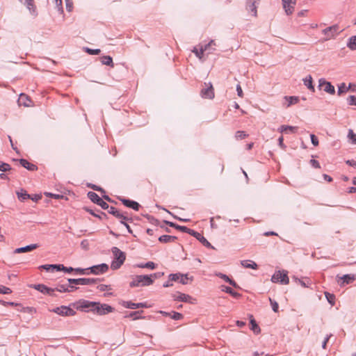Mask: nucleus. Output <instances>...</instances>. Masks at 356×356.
I'll use <instances>...</instances> for the list:
<instances>
[{
  "label": "nucleus",
  "mask_w": 356,
  "mask_h": 356,
  "mask_svg": "<svg viewBox=\"0 0 356 356\" xmlns=\"http://www.w3.org/2000/svg\"><path fill=\"white\" fill-rule=\"evenodd\" d=\"M298 129L297 127L289 125H282L279 127L278 131L281 133H287L288 131L295 133Z\"/></svg>",
  "instance_id": "22"
},
{
  "label": "nucleus",
  "mask_w": 356,
  "mask_h": 356,
  "mask_svg": "<svg viewBox=\"0 0 356 356\" xmlns=\"http://www.w3.org/2000/svg\"><path fill=\"white\" fill-rule=\"evenodd\" d=\"M38 248V244H31V245H27L25 247L17 248L15 250L14 252L19 254V253L31 252L33 250H35Z\"/></svg>",
  "instance_id": "20"
},
{
  "label": "nucleus",
  "mask_w": 356,
  "mask_h": 356,
  "mask_svg": "<svg viewBox=\"0 0 356 356\" xmlns=\"http://www.w3.org/2000/svg\"><path fill=\"white\" fill-rule=\"evenodd\" d=\"M10 170V165L6 163L0 162V171L6 172Z\"/></svg>",
  "instance_id": "51"
},
{
  "label": "nucleus",
  "mask_w": 356,
  "mask_h": 356,
  "mask_svg": "<svg viewBox=\"0 0 356 356\" xmlns=\"http://www.w3.org/2000/svg\"><path fill=\"white\" fill-rule=\"evenodd\" d=\"M342 31H339V26L337 24H334L327 27L322 31V33L325 35L324 40L327 41L334 38L338 35Z\"/></svg>",
  "instance_id": "4"
},
{
  "label": "nucleus",
  "mask_w": 356,
  "mask_h": 356,
  "mask_svg": "<svg viewBox=\"0 0 356 356\" xmlns=\"http://www.w3.org/2000/svg\"><path fill=\"white\" fill-rule=\"evenodd\" d=\"M293 279L296 281V283L300 284V285H302L304 287H308L309 286H308L309 283H305L303 280H300V279H298L296 277H293Z\"/></svg>",
  "instance_id": "56"
},
{
  "label": "nucleus",
  "mask_w": 356,
  "mask_h": 356,
  "mask_svg": "<svg viewBox=\"0 0 356 356\" xmlns=\"http://www.w3.org/2000/svg\"><path fill=\"white\" fill-rule=\"evenodd\" d=\"M108 270V266L106 264H101L90 266V273L99 275L106 273Z\"/></svg>",
  "instance_id": "11"
},
{
  "label": "nucleus",
  "mask_w": 356,
  "mask_h": 356,
  "mask_svg": "<svg viewBox=\"0 0 356 356\" xmlns=\"http://www.w3.org/2000/svg\"><path fill=\"white\" fill-rule=\"evenodd\" d=\"M332 337V334H329V335H327V337L325 338L323 342V344H322V348L323 349H325L326 348V346H327V341H329L330 338Z\"/></svg>",
  "instance_id": "62"
},
{
  "label": "nucleus",
  "mask_w": 356,
  "mask_h": 356,
  "mask_svg": "<svg viewBox=\"0 0 356 356\" xmlns=\"http://www.w3.org/2000/svg\"><path fill=\"white\" fill-rule=\"evenodd\" d=\"M284 99L288 102L287 107H289L293 104H297L299 101L298 97H295V96H290V97L285 96Z\"/></svg>",
  "instance_id": "36"
},
{
  "label": "nucleus",
  "mask_w": 356,
  "mask_h": 356,
  "mask_svg": "<svg viewBox=\"0 0 356 356\" xmlns=\"http://www.w3.org/2000/svg\"><path fill=\"white\" fill-rule=\"evenodd\" d=\"M34 288L36 290L40 291L42 293L49 294V296H54V293L55 291V289H51V288H49V287L46 286L45 285H44V284L35 285L34 286Z\"/></svg>",
  "instance_id": "18"
},
{
  "label": "nucleus",
  "mask_w": 356,
  "mask_h": 356,
  "mask_svg": "<svg viewBox=\"0 0 356 356\" xmlns=\"http://www.w3.org/2000/svg\"><path fill=\"white\" fill-rule=\"evenodd\" d=\"M143 312V311H137V312H133L129 314L127 317H131L133 320H138L140 318H144L143 316H140V314Z\"/></svg>",
  "instance_id": "38"
},
{
  "label": "nucleus",
  "mask_w": 356,
  "mask_h": 356,
  "mask_svg": "<svg viewBox=\"0 0 356 356\" xmlns=\"http://www.w3.org/2000/svg\"><path fill=\"white\" fill-rule=\"evenodd\" d=\"M259 0H248L246 8L248 12L251 13L252 15L256 17L257 15V6Z\"/></svg>",
  "instance_id": "14"
},
{
  "label": "nucleus",
  "mask_w": 356,
  "mask_h": 356,
  "mask_svg": "<svg viewBox=\"0 0 356 356\" xmlns=\"http://www.w3.org/2000/svg\"><path fill=\"white\" fill-rule=\"evenodd\" d=\"M97 288L100 291H104L111 289L110 286L106 285V284H99L97 286Z\"/></svg>",
  "instance_id": "55"
},
{
  "label": "nucleus",
  "mask_w": 356,
  "mask_h": 356,
  "mask_svg": "<svg viewBox=\"0 0 356 356\" xmlns=\"http://www.w3.org/2000/svg\"><path fill=\"white\" fill-rule=\"evenodd\" d=\"M278 145L279 146L283 149H286V145L284 144V138H283V136H280L278 139Z\"/></svg>",
  "instance_id": "60"
},
{
  "label": "nucleus",
  "mask_w": 356,
  "mask_h": 356,
  "mask_svg": "<svg viewBox=\"0 0 356 356\" xmlns=\"http://www.w3.org/2000/svg\"><path fill=\"white\" fill-rule=\"evenodd\" d=\"M90 188H92V189H93L95 191H100L102 193V194H104V195H102V197L104 199H105V200H106L108 201H111V198L108 195L104 194L105 193V191L102 188H101L99 186H96L95 184H90Z\"/></svg>",
  "instance_id": "33"
},
{
  "label": "nucleus",
  "mask_w": 356,
  "mask_h": 356,
  "mask_svg": "<svg viewBox=\"0 0 356 356\" xmlns=\"http://www.w3.org/2000/svg\"><path fill=\"white\" fill-rule=\"evenodd\" d=\"M250 325H251V330L254 333H259L260 332V328L259 325H257L256 321L254 319L253 316L252 315L250 316Z\"/></svg>",
  "instance_id": "31"
},
{
  "label": "nucleus",
  "mask_w": 356,
  "mask_h": 356,
  "mask_svg": "<svg viewBox=\"0 0 356 356\" xmlns=\"http://www.w3.org/2000/svg\"><path fill=\"white\" fill-rule=\"evenodd\" d=\"M115 309L105 303H100L90 301V312L95 314L102 316L113 312Z\"/></svg>",
  "instance_id": "2"
},
{
  "label": "nucleus",
  "mask_w": 356,
  "mask_h": 356,
  "mask_svg": "<svg viewBox=\"0 0 356 356\" xmlns=\"http://www.w3.org/2000/svg\"><path fill=\"white\" fill-rule=\"evenodd\" d=\"M346 163L350 166H352V167L356 168V161H355V160H347L346 161Z\"/></svg>",
  "instance_id": "63"
},
{
  "label": "nucleus",
  "mask_w": 356,
  "mask_h": 356,
  "mask_svg": "<svg viewBox=\"0 0 356 356\" xmlns=\"http://www.w3.org/2000/svg\"><path fill=\"white\" fill-rule=\"evenodd\" d=\"M347 47L351 50L356 49V35L348 39Z\"/></svg>",
  "instance_id": "34"
},
{
  "label": "nucleus",
  "mask_w": 356,
  "mask_h": 356,
  "mask_svg": "<svg viewBox=\"0 0 356 356\" xmlns=\"http://www.w3.org/2000/svg\"><path fill=\"white\" fill-rule=\"evenodd\" d=\"M269 300H270V305L272 306V309L273 310V312H277L278 308H279L277 302L276 301H275L274 300H272L270 298H269Z\"/></svg>",
  "instance_id": "50"
},
{
  "label": "nucleus",
  "mask_w": 356,
  "mask_h": 356,
  "mask_svg": "<svg viewBox=\"0 0 356 356\" xmlns=\"http://www.w3.org/2000/svg\"><path fill=\"white\" fill-rule=\"evenodd\" d=\"M212 45H216V42L213 40H211L208 44H205L204 47L202 46L201 48H202V49H204V51L209 50L210 47H211Z\"/></svg>",
  "instance_id": "53"
},
{
  "label": "nucleus",
  "mask_w": 356,
  "mask_h": 356,
  "mask_svg": "<svg viewBox=\"0 0 356 356\" xmlns=\"http://www.w3.org/2000/svg\"><path fill=\"white\" fill-rule=\"evenodd\" d=\"M157 278V274L154 273L150 275H137L136 277L133 280L132 282H130V286L131 287H136V286H149L153 283V279Z\"/></svg>",
  "instance_id": "3"
},
{
  "label": "nucleus",
  "mask_w": 356,
  "mask_h": 356,
  "mask_svg": "<svg viewBox=\"0 0 356 356\" xmlns=\"http://www.w3.org/2000/svg\"><path fill=\"white\" fill-rule=\"evenodd\" d=\"M108 213L113 215L115 217L118 218L120 221L121 220H130L132 221L131 218H129L128 216H125L124 213H121L114 207H108Z\"/></svg>",
  "instance_id": "13"
},
{
  "label": "nucleus",
  "mask_w": 356,
  "mask_h": 356,
  "mask_svg": "<svg viewBox=\"0 0 356 356\" xmlns=\"http://www.w3.org/2000/svg\"><path fill=\"white\" fill-rule=\"evenodd\" d=\"M325 296L326 297L327 300L331 305H334L335 303V296L334 294L330 293L328 292L325 293Z\"/></svg>",
  "instance_id": "42"
},
{
  "label": "nucleus",
  "mask_w": 356,
  "mask_h": 356,
  "mask_svg": "<svg viewBox=\"0 0 356 356\" xmlns=\"http://www.w3.org/2000/svg\"><path fill=\"white\" fill-rule=\"evenodd\" d=\"M310 138H311V142L313 145H314V146L318 145V139L314 134H311Z\"/></svg>",
  "instance_id": "54"
},
{
  "label": "nucleus",
  "mask_w": 356,
  "mask_h": 356,
  "mask_svg": "<svg viewBox=\"0 0 356 356\" xmlns=\"http://www.w3.org/2000/svg\"><path fill=\"white\" fill-rule=\"evenodd\" d=\"M12 293V290L6 286H0V293L1 294H10Z\"/></svg>",
  "instance_id": "48"
},
{
  "label": "nucleus",
  "mask_w": 356,
  "mask_h": 356,
  "mask_svg": "<svg viewBox=\"0 0 356 356\" xmlns=\"http://www.w3.org/2000/svg\"><path fill=\"white\" fill-rule=\"evenodd\" d=\"M216 275L221 279H222L223 280H225V282H227L228 280H229V277L225 275V274H223L222 273H216Z\"/></svg>",
  "instance_id": "58"
},
{
  "label": "nucleus",
  "mask_w": 356,
  "mask_h": 356,
  "mask_svg": "<svg viewBox=\"0 0 356 356\" xmlns=\"http://www.w3.org/2000/svg\"><path fill=\"white\" fill-rule=\"evenodd\" d=\"M177 240V237L174 236L170 235H162L159 238V241L161 243H172L175 242Z\"/></svg>",
  "instance_id": "25"
},
{
  "label": "nucleus",
  "mask_w": 356,
  "mask_h": 356,
  "mask_svg": "<svg viewBox=\"0 0 356 356\" xmlns=\"http://www.w3.org/2000/svg\"><path fill=\"white\" fill-rule=\"evenodd\" d=\"M192 51L195 54V56L197 58H199L200 59L202 58L204 54V49H202V48H200L198 50L196 47H194Z\"/></svg>",
  "instance_id": "43"
},
{
  "label": "nucleus",
  "mask_w": 356,
  "mask_h": 356,
  "mask_svg": "<svg viewBox=\"0 0 356 356\" xmlns=\"http://www.w3.org/2000/svg\"><path fill=\"white\" fill-rule=\"evenodd\" d=\"M248 136V134L243 131H237L235 134V137L238 140H241Z\"/></svg>",
  "instance_id": "45"
},
{
  "label": "nucleus",
  "mask_w": 356,
  "mask_h": 356,
  "mask_svg": "<svg viewBox=\"0 0 356 356\" xmlns=\"http://www.w3.org/2000/svg\"><path fill=\"white\" fill-rule=\"evenodd\" d=\"M40 268H43L46 270H50L54 269H56L57 270H60V266H58V264H46L40 266Z\"/></svg>",
  "instance_id": "37"
},
{
  "label": "nucleus",
  "mask_w": 356,
  "mask_h": 356,
  "mask_svg": "<svg viewBox=\"0 0 356 356\" xmlns=\"http://www.w3.org/2000/svg\"><path fill=\"white\" fill-rule=\"evenodd\" d=\"M169 278L170 280H173L175 282H179L182 284H188V274H181V273H175V274H170Z\"/></svg>",
  "instance_id": "10"
},
{
  "label": "nucleus",
  "mask_w": 356,
  "mask_h": 356,
  "mask_svg": "<svg viewBox=\"0 0 356 356\" xmlns=\"http://www.w3.org/2000/svg\"><path fill=\"white\" fill-rule=\"evenodd\" d=\"M21 3H24L27 8L32 12H35V6L33 0H19Z\"/></svg>",
  "instance_id": "30"
},
{
  "label": "nucleus",
  "mask_w": 356,
  "mask_h": 356,
  "mask_svg": "<svg viewBox=\"0 0 356 356\" xmlns=\"http://www.w3.org/2000/svg\"><path fill=\"white\" fill-rule=\"evenodd\" d=\"M348 137L352 140L353 144H356V134L352 129L348 130Z\"/></svg>",
  "instance_id": "46"
},
{
  "label": "nucleus",
  "mask_w": 356,
  "mask_h": 356,
  "mask_svg": "<svg viewBox=\"0 0 356 356\" xmlns=\"http://www.w3.org/2000/svg\"><path fill=\"white\" fill-rule=\"evenodd\" d=\"M17 197L21 201H24L29 198H30V195L26 193V191H22L21 192H17Z\"/></svg>",
  "instance_id": "41"
},
{
  "label": "nucleus",
  "mask_w": 356,
  "mask_h": 356,
  "mask_svg": "<svg viewBox=\"0 0 356 356\" xmlns=\"http://www.w3.org/2000/svg\"><path fill=\"white\" fill-rule=\"evenodd\" d=\"M191 232V236L195 237L202 245L207 248H213L212 245L199 232L193 230Z\"/></svg>",
  "instance_id": "16"
},
{
  "label": "nucleus",
  "mask_w": 356,
  "mask_h": 356,
  "mask_svg": "<svg viewBox=\"0 0 356 356\" xmlns=\"http://www.w3.org/2000/svg\"><path fill=\"white\" fill-rule=\"evenodd\" d=\"M271 281L274 283L280 282L282 284H288L289 283L288 272L286 270L276 271L272 276Z\"/></svg>",
  "instance_id": "5"
},
{
  "label": "nucleus",
  "mask_w": 356,
  "mask_h": 356,
  "mask_svg": "<svg viewBox=\"0 0 356 356\" xmlns=\"http://www.w3.org/2000/svg\"><path fill=\"white\" fill-rule=\"evenodd\" d=\"M90 201L100 206L103 209H108L109 207L108 204L95 192L90 191Z\"/></svg>",
  "instance_id": "7"
},
{
  "label": "nucleus",
  "mask_w": 356,
  "mask_h": 356,
  "mask_svg": "<svg viewBox=\"0 0 356 356\" xmlns=\"http://www.w3.org/2000/svg\"><path fill=\"white\" fill-rule=\"evenodd\" d=\"M201 95L204 98L210 99H213L214 97V92H213V86L211 85H210L209 87L202 89L201 91Z\"/></svg>",
  "instance_id": "19"
},
{
  "label": "nucleus",
  "mask_w": 356,
  "mask_h": 356,
  "mask_svg": "<svg viewBox=\"0 0 356 356\" xmlns=\"http://www.w3.org/2000/svg\"><path fill=\"white\" fill-rule=\"evenodd\" d=\"M236 92H237V95L238 97H243V92L242 88L239 84H238L236 86Z\"/></svg>",
  "instance_id": "61"
},
{
  "label": "nucleus",
  "mask_w": 356,
  "mask_h": 356,
  "mask_svg": "<svg viewBox=\"0 0 356 356\" xmlns=\"http://www.w3.org/2000/svg\"><path fill=\"white\" fill-rule=\"evenodd\" d=\"M54 312L60 315V316H73L74 315V311L66 306H61L60 307H56L54 310Z\"/></svg>",
  "instance_id": "12"
},
{
  "label": "nucleus",
  "mask_w": 356,
  "mask_h": 356,
  "mask_svg": "<svg viewBox=\"0 0 356 356\" xmlns=\"http://www.w3.org/2000/svg\"><path fill=\"white\" fill-rule=\"evenodd\" d=\"M324 86L323 90L330 95L335 93V89L334 86L329 81H327L325 79L321 78L318 80V87L321 88Z\"/></svg>",
  "instance_id": "6"
},
{
  "label": "nucleus",
  "mask_w": 356,
  "mask_h": 356,
  "mask_svg": "<svg viewBox=\"0 0 356 356\" xmlns=\"http://www.w3.org/2000/svg\"><path fill=\"white\" fill-rule=\"evenodd\" d=\"M341 279L343 280V282H342L343 284H348L352 283L354 280H356V275L346 274V275H343L341 277Z\"/></svg>",
  "instance_id": "23"
},
{
  "label": "nucleus",
  "mask_w": 356,
  "mask_h": 356,
  "mask_svg": "<svg viewBox=\"0 0 356 356\" xmlns=\"http://www.w3.org/2000/svg\"><path fill=\"white\" fill-rule=\"evenodd\" d=\"M138 267L139 268H147L150 269H154L156 267V264L152 261H148L145 264H138Z\"/></svg>",
  "instance_id": "40"
},
{
  "label": "nucleus",
  "mask_w": 356,
  "mask_h": 356,
  "mask_svg": "<svg viewBox=\"0 0 356 356\" xmlns=\"http://www.w3.org/2000/svg\"><path fill=\"white\" fill-rule=\"evenodd\" d=\"M303 82L305 86L312 92L315 91L314 87L312 83V77L311 75H309L306 76L305 79H303Z\"/></svg>",
  "instance_id": "26"
},
{
  "label": "nucleus",
  "mask_w": 356,
  "mask_h": 356,
  "mask_svg": "<svg viewBox=\"0 0 356 356\" xmlns=\"http://www.w3.org/2000/svg\"><path fill=\"white\" fill-rule=\"evenodd\" d=\"M176 229H178V230H180L182 232H184V233H188L190 235L191 234V231H193V229H189L185 226H181V225H179L177 227H176Z\"/></svg>",
  "instance_id": "47"
},
{
  "label": "nucleus",
  "mask_w": 356,
  "mask_h": 356,
  "mask_svg": "<svg viewBox=\"0 0 356 356\" xmlns=\"http://www.w3.org/2000/svg\"><path fill=\"white\" fill-rule=\"evenodd\" d=\"M68 282L70 284H87L89 282L88 279H84V278H79V279H69Z\"/></svg>",
  "instance_id": "32"
},
{
  "label": "nucleus",
  "mask_w": 356,
  "mask_h": 356,
  "mask_svg": "<svg viewBox=\"0 0 356 356\" xmlns=\"http://www.w3.org/2000/svg\"><path fill=\"white\" fill-rule=\"evenodd\" d=\"M310 163L315 168H321L319 162L318 161L315 160V159L310 160Z\"/></svg>",
  "instance_id": "59"
},
{
  "label": "nucleus",
  "mask_w": 356,
  "mask_h": 356,
  "mask_svg": "<svg viewBox=\"0 0 356 356\" xmlns=\"http://www.w3.org/2000/svg\"><path fill=\"white\" fill-rule=\"evenodd\" d=\"M76 309L83 310L89 307V302L88 301H80L76 304Z\"/></svg>",
  "instance_id": "39"
},
{
  "label": "nucleus",
  "mask_w": 356,
  "mask_h": 356,
  "mask_svg": "<svg viewBox=\"0 0 356 356\" xmlns=\"http://www.w3.org/2000/svg\"><path fill=\"white\" fill-rule=\"evenodd\" d=\"M348 103L349 105H355L356 106V96L350 95L347 99Z\"/></svg>",
  "instance_id": "52"
},
{
  "label": "nucleus",
  "mask_w": 356,
  "mask_h": 356,
  "mask_svg": "<svg viewBox=\"0 0 356 356\" xmlns=\"http://www.w3.org/2000/svg\"><path fill=\"white\" fill-rule=\"evenodd\" d=\"M58 266H60V270H63V271H65L66 273H71V272L74 271V268H72V267L67 268V267H65L62 264H58Z\"/></svg>",
  "instance_id": "57"
},
{
  "label": "nucleus",
  "mask_w": 356,
  "mask_h": 356,
  "mask_svg": "<svg viewBox=\"0 0 356 356\" xmlns=\"http://www.w3.org/2000/svg\"><path fill=\"white\" fill-rule=\"evenodd\" d=\"M241 264L245 268H252V269L257 268V264L254 261H252L250 260L241 261Z\"/></svg>",
  "instance_id": "27"
},
{
  "label": "nucleus",
  "mask_w": 356,
  "mask_h": 356,
  "mask_svg": "<svg viewBox=\"0 0 356 356\" xmlns=\"http://www.w3.org/2000/svg\"><path fill=\"white\" fill-rule=\"evenodd\" d=\"M47 195L49 196V197L55 198V199H60V198H63V195H57V194H53V193H47Z\"/></svg>",
  "instance_id": "64"
},
{
  "label": "nucleus",
  "mask_w": 356,
  "mask_h": 356,
  "mask_svg": "<svg viewBox=\"0 0 356 356\" xmlns=\"http://www.w3.org/2000/svg\"><path fill=\"white\" fill-rule=\"evenodd\" d=\"M100 62L103 65L113 66V58L110 56H104L99 58Z\"/></svg>",
  "instance_id": "29"
},
{
  "label": "nucleus",
  "mask_w": 356,
  "mask_h": 356,
  "mask_svg": "<svg viewBox=\"0 0 356 356\" xmlns=\"http://www.w3.org/2000/svg\"><path fill=\"white\" fill-rule=\"evenodd\" d=\"M122 305L125 308L131 309L147 307L146 302L134 303L131 301H123L122 303Z\"/></svg>",
  "instance_id": "15"
},
{
  "label": "nucleus",
  "mask_w": 356,
  "mask_h": 356,
  "mask_svg": "<svg viewBox=\"0 0 356 356\" xmlns=\"http://www.w3.org/2000/svg\"><path fill=\"white\" fill-rule=\"evenodd\" d=\"M173 298L176 301H181L184 302L194 303L193 298L191 296L180 292H177L172 296Z\"/></svg>",
  "instance_id": "8"
},
{
  "label": "nucleus",
  "mask_w": 356,
  "mask_h": 356,
  "mask_svg": "<svg viewBox=\"0 0 356 356\" xmlns=\"http://www.w3.org/2000/svg\"><path fill=\"white\" fill-rule=\"evenodd\" d=\"M222 291L230 294L234 298H238L241 296L240 293L234 291L232 288L222 285Z\"/></svg>",
  "instance_id": "28"
},
{
  "label": "nucleus",
  "mask_w": 356,
  "mask_h": 356,
  "mask_svg": "<svg viewBox=\"0 0 356 356\" xmlns=\"http://www.w3.org/2000/svg\"><path fill=\"white\" fill-rule=\"evenodd\" d=\"M352 84L350 83L348 87H346V84L344 83H342L339 87H338V95H341L342 94L346 92L350 88Z\"/></svg>",
  "instance_id": "35"
},
{
  "label": "nucleus",
  "mask_w": 356,
  "mask_h": 356,
  "mask_svg": "<svg viewBox=\"0 0 356 356\" xmlns=\"http://www.w3.org/2000/svg\"><path fill=\"white\" fill-rule=\"evenodd\" d=\"M18 102L19 105H24V106H31V100L29 99L28 96L24 94H21L19 95Z\"/></svg>",
  "instance_id": "24"
},
{
  "label": "nucleus",
  "mask_w": 356,
  "mask_h": 356,
  "mask_svg": "<svg viewBox=\"0 0 356 356\" xmlns=\"http://www.w3.org/2000/svg\"><path fill=\"white\" fill-rule=\"evenodd\" d=\"M183 317H184V316L182 314L177 312H172L171 315H170V318H172L173 320H176V321L180 320V319L183 318Z\"/></svg>",
  "instance_id": "44"
},
{
  "label": "nucleus",
  "mask_w": 356,
  "mask_h": 356,
  "mask_svg": "<svg viewBox=\"0 0 356 356\" xmlns=\"http://www.w3.org/2000/svg\"><path fill=\"white\" fill-rule=\"evenodd\" d=\"M111 252L113 255L111 268L113 270H117L121 267L126 259V254L117 247L111 248Z\"/></svg>",
  "instance_id": "1"
},
{
  "label": "nucleus",
  "mask_w": 356,
  "mask_h": 356,
  "mask_svg": "<svg viewBox=\"0 0 356 356\" xmlns=\"http://www.w3.org/2000/svg\"><path fill=\"white\" fill-rule=\"evenodd\" d=\"M19 163L22 166L31 171H35L38 169L37 166L31 163H29L26 159H20Z\"/></svg>",
  "instance_id": "21"
},
{
  "label": "nucleus",
  "mask_w": 356,
  "mask_h": 356,
  "mask_svg": "<svg viewBox=\"0 0 356 356\" xmlns=\"http://www.w3.org/2000/svg\"><path fill=\"white\" fill-rule=\"evenodd\" d=\"M120 200L127 207L131 208L135 211L139 210L140 204L137 202L124 198H121Z\"/></svg>",
  "instance_id": "17"
},
{
  "label": "nucleus",
  "mask_w": 356,
  "mask_h": 356,
  "mask_svg": "<svg viewBox=\"0 0 356 356\" xmlns=\"http://www.w3.org/2000/svg\"><path fill=\"white\" fill-rule=\"evenodd\" d=\"M55 291H59V292H67V291H71V290H69L68 288L63 284L58 285L56 289H54Z\"/></svg>",
  "instance_id": "49"
},
{
  "label": "nucleus",
  "mask_w": 356,
  "mask_h": 356,
  "mask_svg": "<svg viewBox=\"0 0 356 356\" xmlns=\"http://www.w3.org/2000/svg\"><path fill=\"white\" fill-rule=\"evenodd\" d=\"M283 8L287 15H290L294 10L296 0H282Z\"/></svg>",
  "instance_id": "9"
}]
</instances>
